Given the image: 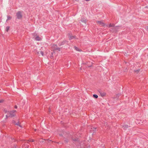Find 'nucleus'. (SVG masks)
I'll return each mask as SVG.
<instances>
[{
	"mask_svg": "<svg viewBox=\"0 0 148 148\" xmlns=\"http://www.w3.org/2000/svg\"><path fill=\"white\" fill-rule=\"evenodd\" d=\"M16 112L15 110H13L12 111L9 112L7 110L5 111V113L6 115V119H7L9 117H12L14 116V113Z\"/></svg>",
	"mask_w": 148,
	"mask_h": 148,
	"instance_id": "1",
	"label": "nucleus"
},
{
	"mask_svg": "<svg viewBox=\"0 0 148 148\" xmlns=\"http://www.w3.org/2000/svg\"><path fill=\"white\" fill-rule=\"evenodd\" d=\"M16 16L18 19H20L22 17L21 12L20 11H18L16 13Z\"/></svg>",
	"mask_w": 148,
	"mask_h": 148,
	"instance_id": "2",
	"label": "nucleus"
},
{
	"mask_svg": "<svg viewBox=\"0 0 148 148\" xmlns=\"http://www.w3.org/2000/svg\"><path fill=\"white\" fill-rule=\"evenodd\" d=\"M96 23L99 24L101 26H104L105 25V23L103 22V21H97Z\"/></svg>",
	"mask_w": 148,
	"mask_h": 148,
	"instance_id": "3",
	"label": "nucleus"
},
{
	"mask_svg": "<svg viewBox=\"0 0 148 148\" xmlns=\"http://www.w3.org/2000/svg\"><path fill=\"white\" fill-rule=\"evenodd\" d=\"M66 41H65V40L63 41H62L60 42L58 44V45L60 46H61L62 45H63L64 44H65L66 43Z\"/></svg>",
	"mask_w": 148,
	"mask_h": 148,
	"instance_id": "4",
	"label": "nucleus"
},
{
	"mask_svg": "<svg viewBox=\"0 0 148 148\" xmlns=\"http://www.w3.org/2000/svg\"><path fill=\"white\" fill-rule=\"evenodd\" d=\"M52 48L54 49V50H55V49L58 47L57 45L56 44H53L52 45Z\"/></svg>",
	"mask_w": 148,
	"mask_h": 148,
	"instance_id": "5",
	"label": "nucleus"
},
{
	"mask_svg": "<svg viewBox=\"0 0 148 148\" xmlns=\"http://www.w3.org/2000/svg\"><path fill=\"white\" fill-rule=\"evenodd\" d=\"M35 39L36 40L39 41L40 40L41 38L38 36H37L35 38Z\"/></svg>",
	"mask_w": 148,
	"mask_h": 148,
	"instance_id": "6",
	"label": "nucleus"
},
{
	"mask_svg": "<svg viewBox=\"0 0 148 148\" xmlns=\"http://www.w3.org/2000/svg\"><path fill=\"white\" fill-rule=\"evenodd\" d=\"M102 97L105 96L106 95V93L105 92H102L100 93Z\"/></svg>",
	"mask_w": 148,
	"mask_h": 148,
	"instance_id": "7",
	"label": "nucleus"
},
{
	"mask_svg": "<svg viewBox=\"0 0 148 148\" xmlns=\"http://www.w3.org/2000/svg\"><path fill=\"white\" fill-rule=\"evenodd\" d=\"M7 17V19L6 20V21H7L8 20H11L12 18V17L9 15H8Z\"/></svg>",
	"mask_w": 148,
	"mask_h": 148,
	"instance_id": "8",
	"label": "nucleus"
},
{
	"mask_svg": "<svg viewBox=\"0 0 148 148\" xmlns=\"http://www.w3.org/2000/svg\"><path fill=\"white\" fill-rule=\"evenodd\" d=\"M74 38H75V36H71L69 37V39L70 40H71Z\"/></svg>",
	"mask_w": 148,
	"mask_h": 148,
	"instance_id": "9",
	"label": "nucleus"
},
{
	"mask_svg": "<svg viewBox=\"0 0 148 148\" xmlns=\"http://www.w3.org/2000/svg\"><path fill=\"white\" fill-rule=\"evenodd\" d=\"M55 50H58V51H60V48L57 47V48L55 49Z\"/></svg>",
	"mask_w": 148,
	"mask_h": 148,
	"instance_id": "10",
	"label": "nucleus"
},
{
	"mask_svg": "<svg viewBox=\"0 0 148 148\" xmlns=\"http://www.w3.org/2000/svg\"><path fill=\"white\" fill-rule=\"evenodd\" d=\"M10 28V27L8 26L6 27V32H8Z\"/></svg>",
	"mask_w": 148,
	"mask_h": 148,
	"instance_id": "11",
	"label": "nucleus"
},
{
	"mask_svg": "<svg viewBox=\"0 0 148 148\" xmlns=\"http://www.w3.org/2000/svg\"><path fill=\"white\" fill-rule=\"evenodd\" d=\"M114 24H109V27H114Z\"/></svg>",
	"mask_w": 148,
	"mask_h": 148,
	"instance_id": "12",
	"label": "nucleus"
},
{
	"mask_svg": "<svg viewBox=\"0 0 148 148\" xmlns=\"http://www.w3.org/2000/svg\"><path fill=\"white\" fill-rule=\"evenodd\" d=\"M93 96L94 97H95V98H97L98 97V96L97 95L95 94L93 95Z\"/></svg>",
	"mask_w": 148,
	"mask_h": 148,
	"instance_id": "13",
	"label": "nucleus"
},
{
	"mask_svg": "<svg viewBox=\"0 0 148 148\" xmlns=\"http://www.w3.org/2000/svg\"><path fill=\"white\" fill-rule=\"evenodd\" d=\"M75 49L77 50V51H79V48H77V47H75Z\"/></svg>",
	"mask_w": 148,
	"mask_h": 148,
	"instance_id": "14",
	"label": "nucleus"
},
{
	"mask_svg": "<svg viewBox=\"0 0 148 148\" xmlns=\"http://www.w3.org/2000/svg\"><path fill=\"white\" fill-rule=\"evenodd\" d=\"M29 141L30 142H34V140L33 139H31L29 140Z\"/></svg>",
	"mask_w": 148,
	"mask_h": 148,
	"instance_id": "15",
	"label": "nucleus"
},
{
	"mask_svg": "<svg viewBox=\"0 0 148 148\" xmlns=\"http://www.w3.org/2000/svg\"><path fill=\"white\" fill-rule=\"evenodd\" d=\"M40 53L41 54L42 56H43L44 55V53L43 51H40Z\"/></svg>",
	"mask_w": 148,
	"mask_h": 148,
	"instance_id": "16",
	"label": "nucleus"
},
{
	"mask_svg": "<svg viewBox=\"0 0 148 148\" xmlns=\"http://www.w3.org/2000/svg\"><path fill=\"white\" fill-rule=\"evenodd\" d=\"M140 71V70H136V71H135L136 72H138L139 71Z\"/></svg>",
	"mask_w": 148,
	"mask_h": 148,
	"instance_id": "17",
	"label": "nucleus"
},
{
	"mask_svg": "<svg viewBox=\"0 0 148 148\" xmlns=\"http://www.w3.org/2000/svg\"><path fill=\"white\" fill-rule=\"evenodd\" d=\"M3 100L2 99L0 100V103L3 102Z\"/></svg>",
	"mask_w": 148,
	"mask_h": 148,
	"instance_id": "18",
	"label": "nucleus"
},
{
	"mask_svg": "<svg viewBox=\"0 0 148 148\" xmlns=\"http://www.w3.org/2000/svg\"><path fill=\"white\" fill-rule=\"evenodd\" d=\"M16 125H19V122H18L16 123H15Z\"/></svg>",
	"mask_w": 148,
	"mask_h": 148,
	"instance_id": "19",
	"label": "nucleus"
},
{
	"mask_svg": "<svg viewBox=\"0 0 148 148\" xmlns=\"http://www.w3.org/2000/svg\"><path fill=\"white\" fill-rule=\"evenodd\" d=\"M17 108V106H15V108Z\"/></svg>",
	"mask_w": 148,
	"mask_h": 148,
	"instance_id": "20",
	"label": "nucleus"
},
{
	"mask_svg": "<svg viewBox=\"0 0 148 148\" xmlns=\"http://www.w3.org/2000/svg\"><path fill=\"white\" fill-rule=\"evenodd\" d=\"M35 34H36V33H33V35H34V36H35Z\"/></svg>",
	"mask_w": 148,
	"mask_h": 148,
	"instance_id": "21",
	"label": "nucleus"
},
{
	"mask_svg": "<svg viewBox=\"0 0 148 148\" xmlns=\"http://www.w3.org/2000/svg\"><path fill=\"white\" fill-rule=\"evenodd\" d=\"M35 131H36V129H35Z\"/></svg>",
	"mask_w": 148,
	"mask_h": 148,
	"instance_id": "22",
	"label": "nucleus"
}]
</instances>
